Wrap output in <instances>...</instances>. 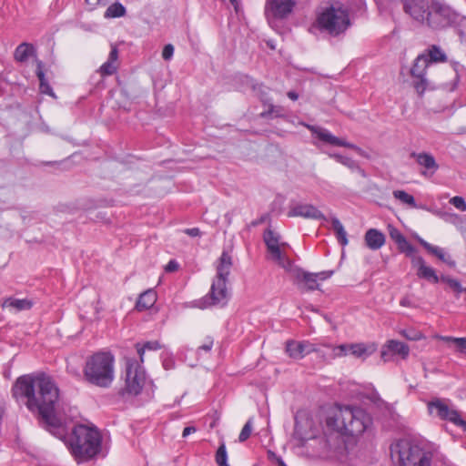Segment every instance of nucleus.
Wrapping results in <instances>:
<instances>
[{"mask_svg":"<svg viewBox=\"0 0 466 466\" xmlns=\"http://www.w3.org/2000/svg\"><path fill=\"white\" fill-rule=\"evenodd\" d=\"M12 395L17 401L25 400L26 408L38 414L45 428L65 441L78 462L87 461L100 451L102 439L96 429L75 425L66 437V425L54 413L59 390L49 376L40 373L18 377L12 387Z\"/></svg>","mask_w":466,"mask_h":466,"instance_id":"obj_1","label":"nucleus"},{"mask_svg":"<svg viewBox=\"0 0 466 466\" xmlns=\"http://www.w3.org/2000/svg\"><path fill=\"white\" fill-rule=\"evenodd\" d=\"M371 424L372 418L364 409L338 405L327 414L321 434L309 440V448L313 456L320 460L346 462L356 446L355 437L365 432Z\"/></svg>","mask_w":466,"mask_h":466,"instance_id":"obj_2","label":"nucleus"},{"mask_svg":"<svg viewBox=\"0 0 466 466\" xmlns=\"http://www.w3.org/2000/svg\"><path fill=\"white\" fill-rule=\"evenodd\" d=\"M84 380L99 388H109L115 379V358L110 352L97 351L88 356L83 367Z\"/></svg>","mask_w":466,"mask_h":466,"instance_id":"obj_3","label":"nucleus"},{"mask_svg":"<svg viewBox=\"0 0 466 466\" xmlns=\"http://www.w3.org/2000/svg\"><path fill=\"white\" fill-rule=\"evenodd\" d=\"M314 25L320 31L331 36H338L350 27L349 12L342 7L330 5L318 14Z\"/></svg>","mask_w":466,"mask_h":466,"instance_id":"obj_4","label":"nucleus"},{"mask_svg":"<svg viewBox=\"0 0 466 466\" xmlns=\"http://www.w3.org/2000/svg\"><path fill=\"white\" fill-rule=\"evenodd\" d=\"M391 454L397 457L400 466H431L432 457L431 452L406 440L391 446Z\"/></svg>","mask_w":466,"mask_h":466,"instance_id":"obj_5","label":"nucleus"},{"mask_svg":"<svg viewBox=\"0 0 466 466\" xmlns=\"http://www.w3.org/2000/svg\"><path fill=\"white\" fill-rule=\"evenodd\" d=\"M147 382V374L142 363L136 359H127L125 369V387L121 394L137 396Z\"/></svg>","mask_w":466,"mask_h":466,"instance_id":"obj_6","label":"nucleus"},{"mask_svg":"<svg viewBox=\"0 0 466 466\" xmlns=\"http://www.w3.org/2000/svg\"><path fill=\"white\" fill-rule=\"evenodd\" d=\"M460 15L449 5L433 0L424 25L441 30L457 23Z\"/></svg>","mask_w":466,"mask_h":466,"instance_id":"obj_7","label":"nucleus"},{"mask_svg":"<svg viewBox=\"0 0 466 466\" xmlns=\"http://www.w3.org/2000/svg\"><path fill=\"white\" fill-rule=\"evenodd\" d=\"M227 285V280L214 279L209 292L198 302V307L206 309L211 306L227 305L230 297Z\"/></svg>","mask_w":466,"mask_h":466,"instance_id":"obj_8","label":"nucleus"},{"mask_svg":"<svg viewBox=\"0 0 466 466\" xmlns=\"http://www.w3.org/2000/svg\"><path fill=\"white\" fill-rule=\"evenodd\" d=\"M279 238V236L270 228L266 229L263 234V240L268 251L271 255V258L286 271H291L293 270V262L280 249L282 246H286L287 244H280Z\"/></svg>","mask_w":466,"mask_h":466,"instance_id":"obj_9","label":"nucleus"},{"mask_svg":"<svg viewBox=\"0 0 466 466\" xmlns=\"http://www.w3.org/2000/svg\"><path fill=\"white\" fill-rule=\"evenodd\" d=\"M430 414H435L442 420H448L466 431V420L461 419L460 412L450 408L444 400L434 398L428 402Z\"/></svg>","mask_w":466,"mask_h":466,"instance_id":"obj_10","label":"nucleus"},{"mask_svg":"<svg viewBox=\"0 0 466 466\" xmlns=\"http://www.w3.org/2000/svg\"><path fill=\"white\" fill-rule=\"evenodd\" d=\"M331 348L332 358L345 357L349 353L358 359L365 360L374 352L377 351L378 346L376 343H350V344H340L339 346H329Z\"/></svg>","mask_w":466,"mask_h":466,"instance_id":"obj_11","label":"nucleus"},{"mask_svg":"<svg viewBox=\"0 0 466 466\" xmlns=\"http://www.w3.org/2000/svg\"><path fill=\"white\" fill-rule=\"evenodd\" d=\"M429 65L428 56L425 54H420L415 58L410 68V76L413 78L412 85L420 96H422L428 87L426 73Z\"/></svg>","mask_w":466,"mask_h":466,"instance_id":"obj_12","label":"nucleus"},{"mask_svg":"<svg viewBox=\"0 0 466 466\" xmlns=\"http://www.w3.org/2000/svg\"><path fill=\"white\" fill-rule=\"evenodd\" d=\"M433 0H401L403 11L415 22L424 25Z\"/></svg>","mask_w":466,"mask_h":466,"instance_id":"obj_13","label":"nucleus"},{"mask_svg":"<svg viewBox=\"0 0 466 466\" xmlns=\"http://www.w3.org/2000/svg\"><path fill=\"white\" fill-rule=\"evenodd\" d=\"M296 5L295 0H266L265 13L274 18L288 17Z\"/></svg>","mask_w":466,"mask_h":466,"instance_id":"obj_14","label":"nucleus"},{"mask_svg":"<svg viewBox=\"0 0 466 466\" xmlns=\"http://www.w3.org/2000/svg\"><path fill=\"white\" fill-rule=\"evenodd\" d=\"M307 127L309 130H310L312 132V134L316 135V137L319 140H321L322 142H324L326 144H329L331 146H336V147H344L351 148V149H354L355 151H357L358 153L361 152L360 147H359L358 146H356L352 143H350L342 138L335 137L328 129H325V128H322L319 127H316V126H311V125H307Z\"/></svg>","mask_w":466,"mask_h":466,"instance_id":"obj_15","label":"nucleus"},{"mask_svg":"<svg viewBox=\"0 0 466 466\" xmlns=\"http://www.w3.org/2000/svg\"><path fill=\"white\" fill-rule=\"evenodd\" d=\"M289 218L301 217L307 219L326 220L325 215L311 204L291 203L288 211Z\"/></svg>","mask_w":466,"mask_h":466,"instance_id":"obj_16","label":"nucleus"},{"mask_svg":"<svg viewBox=\"0 0 466 466\" xmlns=\"http://www.w3.org/2000/svg\"><path fill=\"white\" fill-rule=\"evenodd\" d=\"M410 353L409 346L401 341L390 339L382 348L380 357L384 362L390 360L393 355H400L402 359L408 357Z\"/></svg>","mask_w":466,"mask_h":466,"instance_id":"obj_17","label":"nucleus"},{"mask_svg":"<svg viewBox=\"0 0 466 466\" xmlns=\"http://www.w3.org/2000/svg\"><path fill=\"white\" fill-rule=\"evenodd\" d=\"M410 156L414 158L420 166L426 169V171L421 172L423 176H427L428 173L433 175L439 169V165L437 164L434 157L430 153L411 152Z\"/></svg>","mask_w":466,"mask_h":466,"instance_id":"obj_18","label":"nucleus"},{"mask_svg":"<svg viewBox=\"0 0 466 466\" xmlns=\"http://www.w3.org/2000/svg\"><path fill=\"white\" fill-rule=\"evenodd\" d=\"M294 275L299 283H302L306 290L311 291L319 289L317 275L304 271L302 268L293 265V270L289 271Z\"/></svg>","mask_w":466,"mask_h":466,"instance_id":"obj_19","label":"nucleus"},{"mask_svg":"<svg viewBox=\"0 0 466 466\" xmlns=\"http://www.w3.org/2000/svg\"><path fill=\"white\" fill-rule=\"evenodd\" d=\"M232 257L229 253L224 250L221 253L217 264V274L214 279H219L228 281V276L232 268Z\"/></svg>","mask_w":466,"mask_h":466,"instance_id":"obj_20","label":"nucleus"},{"mask_svg":"<svg viewBox=\"0 0 466 466\" xmlns=\"http://www.w3.org/2000/svg\"><path fill=\"white\" fill-rule=\"evenodd\" d=\"M366 246L371 250L380 249L386 241L385 235L377 228H370L364 236Z\"/></svg>","mask_w":466,"mask_h":466,"instance_id":"obj_21","label":"nucleus"},{"mask_svg":"<svg viewBox=\"0 0 466 466\" xmlns=\"http://www.w3.org/2000/svg\"><path fill=\"white\" fill-rule=\"evenodd\" d=\"M117 58H118V50L116 46H112L111 50L107 58V61L105 62L100 67H99V73L101 76H112L115 74L117 70Z\"/></svg>","mask_w":466,"mask_h":466,"instance_id":"obj_22","label":"nucleus"},{"mask_svg":"<svg viewBox=\"0 0 466 466\" xmlns=\"http://www.w3.org/2000/svg\"><path fill=\"white\" fill-rule=\"evenodd\" d=\"M157 301V293L153 289H149L141 293L136 303V309L138 311L149 309L154 306Z\"/></svg>","mask_w":466,"mask_h":466,"instance_id":"obj_23","label":"nucleus"},{"mask_svg":"<svg viewBox=\"0 0 466 466\" xmlns=\"http://www.w3.org/2000/svg\"><path fill=\"white\" fill-rule=\"evenodd\" d=\"M33 305L34 302L31 299L15 298H8L3 303V307L13 309L15 312L29 310Z\"/></svg>","mask_w":466,"mask_h":466,"instance_id":"obj_24","label":"nucleus"},{"mask_svg":"<svg viewBox=\"0 0 466 466\" xmlns=\"http://www.w3.org/2000/svg\"><path fill=\"white\" fill-rule=\"evenodd\" d=\"M286 353L293 360H301L304 358L301 341L289 339L286 341Z\"/></svg>","mask_w":466,"mask_h":466,"instance_id":"obj_25","label":"nucleus"},{"mask_svg":"<svg viewBox=\"0 0 466 466\" xmlns=\"http://www.w3.org/2000/svg\"><path fill=\"white\" fill-rule=\"evenodd\" d=\"M34 46L28 43L20 44L15 50L14 57L15 61L23 63L33 54Z\"/></svg>","mask_w":466,"mask_h":466,"instance_id":"obj_26","label":"nucleus"},{"mask_svg":"<svg viewBox=\"0 0 466 466\" xmlns=\"http://www.w3.org/2000/svg\"><path fill=\"white\" fill-rule=\"evenodd\" d=\"M35 74L39 80L40 92L54 96L55 95L53 93L52 87L50 86L45 76V73L43 71V64L41 61L37 63Z\"/></svg>","mask_w":466,"mask_h":466,"instance_id":"obj_27","label":"nucleus"},{"mask_svg":"<svg viewBox=\"0 0 466 466\" xmlns=\"http://www.w3.org/2000/svg\"><path fill=\"white\" fill-rule=\"evenodd\" d=\"M331 224H332V228L336 233V237H337L339 243L343 247L348 245L349 241H348L347 232H346L343 225L341 224V222L337 218L334 217L331 219Z\"/></svg>","mask_w":466,"mask_h":466,"instance_id":"obj_28","label":"nucleus"},{"mask_svg":"<svg viewBox=\"0 0 466 466\" xmlns=\"http://www.w3.org/2000/svg\"><path fill=\"white\" fill-rule=\"evenodd\" d=\"M427 56L430 63H443L447 61L446 54L436 45H432L429 47Z\"/></svg>","mask_w":466,"mask_h":466,"instance_id":"obj_29","label":"nucleus"},{"mask_svg":"<svg viewBox=\"0 0 466 466\" xmlns=\"http://www.w3.org/2000/svg\"><path fill=\"white\" fill-rule=\"evenodd\" d=\"M393 197L402 203L408 204L411 208H418L419 206L416 204L415 198L412 195L407 193L404 190H394ZM420 208L427 209L424 206H420Z\"/></svg>","mask_w":466,"mask_h":466,"instance_id":"obj_30","label":"nucleus"},{"mask_svg":"<svg viewBox=\"0 0 466 466\" xmlns=\"http://www.w3.org/2000/svg\"><path fill=\"white\" fill-rule=\"evenodd\" d=\"M126 7L119 2L110 5L105 12L106 18H117L126 15Z\"/></svg>","mask_w":466,"mask_h":466,"instance_id":"obj_31","label":"nucleus"},{"mask_svg":"<svg viewBox=\"0 0 466 466\" xmlns=\"http://www.w3.org/2000/svg\"><path fill=\"white\" fill-rule=\"evenodd\" d=\"M417 276L420 279H424L435 284L441 280V278L436 274V271L431 267L427 265L417 270Z\"/></svg>","mask_w":466,"mask_h":466,"instance_id":"obj_32","label":"nucleus"},{"mask_svg":"<svg viewBox=\"0 0 466 466\" xmlns=\"http://www.w3.org/2000/svg\"><path fill=\"white\" fill-rule=\"evenodd\" d=\"M137 354L139 355V362H144V353L146 350H157L161 348V345L158 341H147L143 345L137 343L136 345Z\"/></svg>","mask_w":466,"mask_h":466,"instance_id":"obj_33","label":"nucleus"},{"mask_svg":"<svg viewBox=\"0 0 466 466\" xmlns=\"http://www.w3.org/2000/svg\"><path fill=\"white\" fill-rule=\"evenodd\" d=\"M431 254L436 256L439 259L446 263L451 268H454L456 266L455 260H453L451 256L447 255L443 248L433 246L432 249L430 251Z\"/></svg>","mask_w":466,"mask_h":466,"instance_id":"obj_34","label":"nucleus"},{"mask_svg":"<svg viewBox=\"0 0 466 466\" xmlns=\"http://www.w3.org/2000/svg\"><path fill=\"white\" fill-rule=\"evenodd\" d=\"M268 109L260 113L261 118H269V117H282L284 116L283 107L280 106H275L272 103L268 102Z\"/></svg>","mask_w":466,"mask_h":466,"instance_id":"obj_35","label":"nucleus"},{"mask_svg":"<svg viewBox=\"0 0 466 466\" xmlns=\"http://www.w3.org/2000/svg\"><path fill=\"white\" fill-rule=\"evenodd\" d=\"M215 460L218 466H229L228 463V452L224 442L218 448Z\"/></svg>","mask_w":466,"mask_h":466,"instance_id":"obj_36","label":"nucleus"},{"mask_svg":"<svg viewBox=\"0 0 466 466\" xmlns=\"http://www.w3.org/2000/svg\"><path fill=\"white\" fill-rule=\"evenodd\" d=\"M441 281L447 283L449 287L457 293V296L461 292H465L466 288H462L461 282L458 279H452L449 276H441Z\"/></svg>","mask_w":466,"mask_h":466,"instance_id":"obj_37","label":"nucleus"},{"mask_svg":"<svg viewBox=\"0 0 466 466\" xmlns=\"http://www.w3.org/2000/svg\"><path fill=\"white\" fill-rule=\"evenodd\" d=\"M329 157L351 170H353L354 167H357V162L349 157H345L340 154H330Z\"/></svg>","mask_w":466,"mask_h":466,"instance_id":"obj_38","label":"nucleus"},{"mask_svg":"<svg viewBox=\"0 0 466 466\" xmlns=\"http://www.w3.org/2000/svg\"><path fill=\"white\" fill-rule=\"evenodd\" d=\"M253 90L256 92L257 96L262 101L263 104H268V92L266 86L262 84L256 83L252 86Z\"/></svg>","mask_w":466,"mask_h":466,"instance_id":"obj_39","label":"nucleus"},{"mask_svg":"<svg viewBox=\"0 0 466 466\" xmlns=\"http://www.w3.org/2000/svg\"><path fill=\"white\" fill-rule=\"evenodd\" d=\"M251 431H252V420H251V419H249L243 426V428L239 433V436H238V441L240 442L246 441L249 438Z\"/></svg>","mask_w":466,"mask_h":466,"instance_id":"obj_40","label":"nucleus"},{"mask_svg":"<svg viewBox=\"0 0 466 466\" xmlns=\"http://www.w3.org/2000/svg\"><path fill=\"white\" fill-rule=\"evenodd\" d=\"M449 202L460 211H466V202L462 197L455 196Z\"/></svg>","mask_w":466,"mask_h":466,"instance_id":"obj_41","label":"nucleus"},{"mask_svg":"<svg viewBox=\"0 0 466 466\" xmlns=\"http://www.w3.org/2000/svg\"><path fill=\"white\" fill-rule=\"evenodd\" d=\"M301 344H302V348H303L304 357L312 352H319V348L315 344H313L308 340H301Z\"/></svg>","mask_w":466,"mask_h":466,"instance_id":"obj_42","label":"nucleus"},{"mask_svg":"<svg viewBox=\"0 0 466 466\" xmlns=\"http://www.w3.org/2000/svg\"><path fill=\"white\" fill-rule=\"evenodd\" d=\"M398 246H399V249L401 252L406 253L408 256L411 255L415 251L414 247L406 238H405L404 243H400Z\"/></svg>","mask_w":466,"mask_h":466,"instance_id":"obj_43","label":"nucleus"},{"mask_svg":"<svg viewBox=\"0 0 466 466\" xmlns=\"http://www.w3.org/2000/svg\"><path fill=\"white\" fill-rule=\"evenodd\" d=\"M390 238L398 244L405 242V237L398 229H392L390 232Z\"/></svg>","mask_w":466,"mask_h":466,"instance_id":"obj_44","label":"nucleus"},{"mask_svg":"<svg viewBox=\"0 0 466 466\" xmlns=\"http://www.w3.org/2000/svg\"><path fill=\"white\" fill-rule=\"evenodd\" d=\"M174 55V46L171 44H167L164 46L162 51V57L164 60H170Z\"/></svg>","mask_w":466,"mask_h":466,"instance_id":"obj_45","label":"nucleus"},{"mask_svg":"<svg viewBox=\"0 0 466 466\" xmlns=\"http://www.w3.org/2000/svg\"><path fill=\"white\" fill-rule=\"evenodd\" d=\"M213 344H214V340H213V339H212V338H210V337H208V338L206 339L205 343H204V344H202L201 346H199V347L198 348V350H197V353H198V354H199V352H200L201 350H204V351H206V352H209V351L211 350L212 347H213Z\"/></svg>","mask_w":466,"mask_h":466,"instance_id":"obj_46","label":"nucleus"},{"mask_svg":"<svg viewBox=\"0 0 466 466\" xmlns=\"http://www.w3.org/2000/svg\"><path fill=\"white\" fill-rule=\"evenodd\" d=\"M413 267H416L418 270L422 267L426 266L425 260L420 256H413L411 259Z\"/></svg>","mask_w":466,"mask_h":466,"instance_id":"obj_47","label":"nucleus"},{"mask_svg":"<svg viewBox=\"0 0 466 466\" xmlns=\"http://www.w3.org/2000/svg\"><path fill=\"white\" fill-rule=\"evenodd\" d=\"M268 220H269V215L264 214V215L260 216L258 218L252 220L250 222L249 226L250 227H258V225H261V224L267 222Z\"/></svg>","mask_w":466,"mask_h":466,"instance_id":"obj_48","label":"nucleus"},{"mask_svg":"<svg viewBox=\"0 0 466 466\" xmlns=\"http://www.w3.org/2000/svg\"><path fill=\"white\" fill-rule=\"evenodd\" d=\"M178 268H179V264L175 259H171L166 265L165 270L167 272H174V271L177 270Z\"/></svg>","mask_w":466,"mask_h":466,"instance_id":"obj_49","label":"nucleus"},{"mask_svg":"<svg viewBox=\"0 0 466 466\" xmlns=\"http://www.w3.org/2000/svg\"><path fill=\"white\" fill-rule=\"evenodd\" d=\"M333 270H326V271H320L318 273H314L317 275L318 280H325L329 278H330L333 275Z\"/></svg>","mask_w":466,"mask_h":466,"instance_id":"obj_50","label":"nucleus"},{"mask_svg":"<svg viewBox=\"0 0 466 466\" xmlns=\"http://www.w3.org/2000/svg\"><path fill=\"white\" fill-rule=\"evenodd\" d=\"M184 232L189 237L196 238L201 236V231L198 228H186Z\"/></svg>","mask_w":466,"mask_h":466,"instance_id":"obj_51","label":"nucleus"},{"mask_svg":"<svg viewBox=\"0 0 466 466\" xmlns=\"http://www.w3.org/2000/svg\"><path fill=\"white\" fill-rule=\"evenodd\" d=\"M454 343L461 350H466V338H457L454 339Z\"/></svg>","mask_w":466,"mask_h":466,"instance_id":"obj_52","label":"nucleus"},{"mask_svg":"<svg viewBox=\"0 0 466 466\" xmlns=\"http://www.w3.org/2000/svg\"><path fill=\"white\" fill-rule=\"evenodd\" d=\"M197 431V429L193 426H188V427H186L184 430H183V432H182V437L183 438H186L187 436H188L189 434L191 433H194Z\"/></svg>","mask_w":466,"mask_h":466,"instance_id":"obj_53","label":"nucleus"},{"mask_svg":"<svg viewBox=\"0 0 466 466\" xmlns=\"http://www.w3.org/2000/svg\"><path fill=\"white\" fill-rule=\"evenodd\" d=\"M419 243L428 251L430 252L431 249H432L433 248V245L430 244L429 242H427L426 240L422 239V238H419Z\"/></svg>","mask_w":466,"mask_h":466,"instance_id":"obj_54","label":"nucleus"},{"mask_svg":"<svg viewBox=\"0 0 466 466\" xmlns=\"http://www.w3.org/2000/svg\"><path fill=\"white\" fill-rule=\"evenodd\" d=\"M400 305L402 307H412L411 301L408 297H403L400 301Z\"/></svg>","mask_w":466,"mask_h":466,"instance_id":"obj_55","label":"nucleus"},{"mask_svg":"<svg viewBox=\"0 0 466 466\" xmlns=\"http://www.w3.org/2000/svg\"><path fill=\"white\" fill-rule=\"evenodd\" d=\"M287 96L289 99L293 100V101H296L298 98H299V94L293 90L291 91H289L287 93Z\"/></svg>","mask_w":466,"mask_h":466,"instance_id":"obj_56","label":"nucleus"},{"mask_svg":"<svg viewBox=\"0 0 466 466\" xmlns=\"http://www.w3.org/2000/svg\"><path fill=\"white\" fill-rule=\"evenodd\" d=\"M439 339L444 342H453L454 343V339H456L457 338L451 337V336H440Z\"/></svg>","mask_w":466,"mask_h":466,"instance_id":"obj_57","label":"nucleus"},{"mask_svg":"<svg viewBox=\"0 0 466 466\" xmlns=\"http://www.w3.org/2000/svg\"><path fill=\"white\" fill-rule=\"evenodd\" d=\"M353 171H357L361 177H366V172L363 168H361L357 163V167H354Z\"/></svg>","mask_w":466,"mask_h":466,"instance_id":"obj_58","label":"nucleus"},{"mask_svg":"<svg viewBox=\"0 0 466 466\" xmlns=\"http://www.w3.org/2000/svg\"><path fill=\"white\" fill-rule=\"evenodd\" d=\"M86 5H90L92 8H96L99 5L97 0H86Z\"/></svg>","mask_w":466,"mask_h":466,"instance_id":"obj_59","label":"nucleus"},{"mask_svg":"<svg viewBox=\"0 0 466 466\" xmlns=\"http://www.w3.org/2000/svg\"><path fill=\"white\" fill-rule=\"evenodd\" d=\"M225 218L228 225H230L232 223V216L229 213H227L225 215Z\"/></svg>","mask_w":466,"mask_h":466,"instance_id":"obj_60","label":"nucleus"},{"mask_svg":"<svg viewBox=\"0 0 466 466\" xmlns=\"http://www.w3.org/2000/svg\"><path fill=\"white\" fill-rule=\"evenodd\" d=\"M97 1H98L99 5L105 6L109 3L110 0H97Z\"/></svg>","mask_w":466,"mask_h":466,"instance_id":"obj_61","label":"nucleus"},{"mask_svg":"<svg viewBox=\"0 0 466 466\" xmlns=\"http://www.w3.org/2000/svg\"><path fill=\"white\" fill-rule=\"evenodd\" d=\"M229 1L234 5L235 9L237 10L238 3H239L238 0H229Z\"/></svg>","mask_w":466,"mask_h":466,"instance_id":"obj_62","label":"nucleus"},{"mask_svg":"<svg viewBox=\"0 0 466 466\" xmlns=\"http://www.w3.org/2000/svg\"><path fill=\"white\" fill-rule=\"evenodd\" d=\"M433 213H434V214H436V215H438V216H440V217H442V216L444 215V214H442V213H441V212H440V211H434Z\"/></svg>","mask_w":466,"mask_h":466,"instance_id":"obj_63","label":"nucleus"},{"mask_svg":"<svg viewBox=\"0 0 466 466\" xmlns=\"http://www.w3.org/2000/svg\"><path fill=\"white\" fill-rule=\"evenodd\" d=\"M168 366H169V363H167L166 361L164 362V367L165 369H168Z\"/></svg>","mask_w":466,"mask_h":466,"instance_id":"obj_64","label":"nucleus"}]
</instances>
